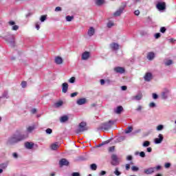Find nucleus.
<instances>
[{
	"label": "nucleus",
	"instance_id": "obj_55",
	"mask_svg": "<svg viewBox=\"0 0 176 176\" xmlns=\"http://www.w3.org/2000/svg\"><path fill=\"white\" fill-rule=\"evenodd\" d=\"M160 37V33H157L155 34V39H159Z\"/></svg>",
	"mask_w": 176,
	"mask_h": 176
},
{
	"label": "nucleus",
	"instance_id": "obj_52",
	"mask_svg": "<svg viewBox=\"0 0 176 176\" xmlns=\"http://www.w3.org/2000/svg\"><path fill=\"white\" fill-rule=\"evenodd\" d=\"M136 111H138V112H140V111H142V106L141 105L138 106Z\"/></svg>",
	"mask_w": 176,
	"mask_h": 176
},
{
	"label": "nucleus",
	"instance_id": "obj_59",
	"mask_svg": "<svg viewBox=\"0 0 176 176\" xmlns=\"http://www.w3.org/2000/svg\"><path fill=\"white\" fill-rule=\"evenodd\" d=\"M121 89H122V90L123 91H124L127 90V87L125 86V85L122 86V87H121Z\"/></svg>",
	"mask_w": 176,
	"mask_h": 176
},
{
	"label": "nucleus",
	"instance_id": "obj_53",
	"mask_svg": "<svg viewBox=\"0 0 176 176\" xmlns=\"http://www.w3.org/2000/svg\"><path fill=\"white\" fill-rule=\"evenodd\" d=\"M105 174H107V172L104 170H102L100 171V173H99V175L102 176V175H105Z\"/></svg>",
	"mask_w": 176,
	"mask_h": 176
},
{
	"label": "nucleus",
	"instance_id": "obj_60",
	"mask_svg": "<svg viewBox=\"0 0 176 176\" xmlns=\"http://www.w3.org/2000/svg\"><path fill=\"white\" fill-rule=\"evenodd\" d=\"M126 160H133V156L131 155H128L126 157Z\"/></svg>",
	"mask_w": 176,
	"mask_h": 176
},
{
	"label": "nucleus",
	"instance_id": "obj_25",
	"mask_svg": "<svg viewBox=\"0 0 176 176\" xmlns=\"http://www.w3.org/2000/svg\"><path fill=\"white\" fill-rule=\"evenodd\" d=\"M147 58L150 61H151V60H153L155 58V53H153V52H148V54H147Z\"/></svg>",
	"mask_w": 176,
	"mask_h": 176
},
{
	"label": "nucleus",
	"instance_id": "obj_23",
	"mask_svg": "<svg viewBox=\"0 0 176 176\" xmlns=\"http://www.w3.org/2000/svg\"><path fill=\"white\" fill-rule=\"evenodd\" d=\"M62 91L63 93H67L68 91V83L63 82L62 84Z\"/></svg>",
	"mask_w": 176,
	"mask_h": 176
},
{
	"label": "nucleus",
	"instance_id": "obj_38",
	"mask_svg": "<svg viewBox=\"0 0 176 176\" xmlns=\"http://www.w3.org/2000/svg\"><path fill=\"white\" fill-rule=\"evenodd\" d=\"M114 25H115V23H113V22H112V21H109L107 23L108 28H112V27H113Z\"/></svg>",
	"mask_w": 176,
	"mask_h": 176
},
{
	"label": "nucleus",
	"instance_id": "obj_6",
	"mask_svg": "<svg viewBox=\"0 0 176 176\" xmlns=\"http://www.w3.org/2000/svg\"><path fill=\"white\" fill-rule=\"evenodd\" d=\"M111 164L113 166H117V164H119V158L118 157V155L116 154H113L111 155Z\"/></svg>",
	"mask_w": 176,
	"mask_h": 176
},
{
	"label": "nucleus",
	"instance_id": "obj_57",
	"mask_svg": "<svg viewBox=\"0 0 176 176\" xmlns=\"http://www.w3.org/2000/svg\"><path fill=\"white\" fill-rule=\"evenodd\" d=\"M134 14L135 15V16H140V10H135V12H134Z\"/></svg>",
	"mask_w": 176,
	"mask_h": 176
},
{
	"label": "nucleus",
	"instance_id": "obj_56",
	"mask_svg": "<svg viewBox=\"0 0 176 176\" xmlns=\"http://www.w3.org/2000/svg\"><path fill=\"white\" fill-rule=\"evenodd\" d=\"M55 12H61V7H56L55 8Z\"/></svg>",
	"mask_w": 176,
	"mask_h": 176
},
{
	"label": "nucleus",
	"instance_id": "obj_29",
	"mask_svg": "<svg viewBox=\"0 0 176 176\" xmlns=\"http://www.w3.org/2000/svg\"><path fill=\"white\" fill-rule=\"evenodd\" d=\"M164 64L166 65V67H168L173 64V60L170 59H167L164 61Z\"/></svg>",
	"mask_w": 176,
	"mask_h": 176
},
{
	"label": "nucleus",
	"instance_id": "obj_31",
	"mask_svg": "<svg viewBox=\"0 0 176 176\" xmlns=\"http://www.w3.org/2000/svg\"><path fill=\"white\" fill-rule=\"evenodd\" d=\"M113 174H115V175L116 176H120L122 175V172L119 171V168H116Z\"/></svg>",
	"mask_w": 176,
	"mask_h": 176
},
{
	"label": "nucleus",
	"instance_id": "obj_22",
	"mask_svg": "<svg viewBox=\"0 0 176 176\" xmlns=\"http://www.w3.org/2000/svg\"><path fill=\"white\" fill-rule=\"evenodd\" d=\"M110 47L112 50H119V44L116 43H112L110 44Z\"/></svg>",
	"mask_w": 176,
	"mask_h": 176
},
{
	"label": "nucleus",
	"instance_id": "obj_45",
	"mask_svg": "<svg viewBox=\"0 0 176 176\" xmlns=\"http://www.w3.org/2000/svg\"><path fill=\"white\" fill-rule=\"evenodd\" d=\"M72 176H80V173L79 172H74L72 173Z\"/></svg>",
	"mask_w": 176,
	"mask_h": 176
},
{
	"label": "nucleus",
	"instance_id": "obj_48",
	"mask_svg": "<svg viewBox=\"0 0 176 176\" xmlns=\"http://www.w3.org/2000/svg\"><path fill=\"white\" fill-rule=\"evenodd\" d=\"M153 100H157L159 98V96L157 94H153Z\"/></svg>",
	"mask_w": 176,
	"mask_h": 176
},
{
	"label": "nucleus",
	"instance_id": "obj_5",
	"mask_svg": "<svg viewBox=\"0 0 176 176\" xmlns=\"http://www.w3.org/2000/svg\"><path fill=\"white\" fill-rule=\"evenodd\" d=\"M142 92L138 93L135 96L131 97L133 101H141L142 100Z\"/></svg>",
	"mask_w": 176,
	"mask_h": 176
},
{
	"label": "nucleus",
	"instance_id": "obj_50",
	"mask_svg": "<svg viewBox=\"0 0 176 176\" xmlns=\"http://www.w3.org/2000/svg\"><path fill=\"white\" fill-rule=\"evenodd\" d=\"M140 157H145V152L141 151L140 153Z\"/></svg>",
	"mask_w": 176,
	"mask_h": 176
},
{
	"label": "nucleus",
	"instance_id": "obj_15",
	"mask_svg": "<svg viewBox=\"0 0 176 176\" xmlns=\"http://www.w3.org/2000/svg\"><path fill=\"white\" fill-rule=\"evenodd\" d=\"M89 58H90V52H85L82 53L81 56L82 60H89Z\"/></svg>",
	"mask_w": 176,
	"mask_h": 176
},
{
	"label": "nucleus",
	"instance_id": "obj_36",
	"mask_svg": "<svg viewBox=\"0 0 176 176\" xmlns=\"http://www.w3.org/2000/svg\"><path fill=\"white\" fill-rule=\"evenodd\" d=\"M133 131V126L128 127L127 130L125 131L126 134H129Z\"/></svg>",
	"mask_w": 176,
	"mask_h": 176
},
{
	"label": "nucleus",
	"instance_id": "obj_28",
	"mask_svg": "<svg viewBox=\"0 0 176 176\" xmlns=\"http://www.w3.org/2000/svg\"><path fill=\"white\" fill-rule=\"evenodd\" d=\"M63 101L57 102L54 104V108H60V107H63Z\"/></svg>",
	"mask_w": 176,
	"mask_h": 176
},
{
	"label": "nucleus",
	"instance_id": "obj_11",
	"mask_svg": "<svg viewBox=\"0 0 176 176\" xmlns=\"http://www.w3.org/2000/svg\"><path fill=\"white\" fill-rule=\"evenodd\" d=\"M113 71L117 74H124V69L122 67H114Z\"/></svg>",
	"mask_w": 176,
	"mask_h": 176
},
{
	"label": "nucleus",
	"instance_id": "obj_43",
	"mask_svg": "<svg viewBox=\"0 0 176 176\" xmlns=\"http://www.w3.org/2000/svg\"><path fill=\"white\" fill-rule=\"evenodd\" d=\"M75 79H76L75 77L70 78L69 80V83H75Z\"/></svg>",
	"mask_w": 176,
	"mask_h": 176
},
{
	"label": "nucleus",
	"instance_id": "obj_13",
	"mask_svg": "<svg viewBox=\"0 0 176 176\" xmlns=\"http://www.w3.org/2000/svg\"><path fill=\"white\" fill-rule=\"evenodd\" d=\"M144 174H146L147 175H149L150 174H153V173H155V168H148L144 169Z\"/></svg>",
	"mask_w": 176,
	"mask_h": 176
},
{
	"label": "nucleus",
	"instance_id": "obj_30",
	"mask_svg": "<svg viewBox=\"0 0 176 176\" xmlns=\"http://www.w3.org/2000/svg\"><path fill=\"white\" fill-rule=\"evenodd\" d=\"M104 2L105 0H96V3L98 6H101Z\"/></svg>",
	"mask_w": 176,
	"mask_h": 176
},
{
	"label": "nucleus",
	"instance_id": "obj_58",
	"mask_svg": "<svg viewBox=\"0 0 176 176\" xmlns=\"http://www.w3.org/2000/svg\"><path fill=\"white\" fill-rule=\"evenodd\" d=\"M36 28L37 30H39V28H41L39 23H36Z\"/></svg>",
	"mask_w": 176,
	"mask_h": 176
},
{
	"label": "nucleus",
	"instance_id": "obj_63",
	"mask_svg": "<svg viewBox=\"0 0 176 176\" xmlns=\"http://www.w3.org/2000/svg\"><path fill=\"white\" fill-rule=\"evenodd\" d=\"M153 168H155V170H157V171H158V170H160V168H162V166H157V167H154Z\"/></svg>",
	"mask_w": 176,
	"mask_h": 176
},
{
	"label": "nucleus",
	"instance_id": "obj_40",
	"mask_svg": "<svg viewBox=\"0 0 176 176\" xmlns=\"http://www.w3.org/2000/svg\"><path fill=\"white\" fill-rule=\"evenodd\" d=\"M150 108H156V103L152 102L148 104Z\"/></svg>",
	"mask_w": 176,
	"mask_h": 176
},
{
	"label": "nucleus",
	"instance_id": "obj_46",
	"mask_svg": "<svg viewBox=\"0 0 176 176\" xmlns=\"http://www.w3.org/2000/svg\"><path fill=\"white\" fill-rule=\"evenodd\" d=\"M21 86H22V87H23V89H25V87H27V82L23 81V82H21Z\"/></svg>",
	"mask_w": 176,
	"mask_h": 176
},
{
	"label": "nucleus",
	"instance_id": "obj_16",
	"mask_svg": "<svg viewBox=\"0 0 176 176\" xmlns=\"http://www.w3.org/2000/svg\"><path fill=\"white\" fill-rule=\"evenodd\" d=\"M94 34H96V29H94V28H93V27H90L88 30L87 35L89 36H93V35H94Z\"/></svg>",
	"mask_w": 176,
	"mask_h": 176
},
{
	"label": "nucleus",
	"instance_id": "obj_51",
	"mask_svg": "<svg viewBox=\"0 0 176 176\" xmlns=\"http://www.w3.org/2000/svg\"><path fill=\"white\" fill-rule=\"evenodd\" d=\"M160 32H162V34H164V32H166V28L164 27L161 28Z\"/></svg>",
	"mask_w": 176,
	"mask_h": 176
},
{
	"label": "nucleus",
	"instance_id": "obj_37",
	"mask_svg": "<svg viewBox=\"0 0 176 176\" xmlns=\"http://www.w3.org/2000/svg\"><path fill=\"white\" fill-rule=\"evenodd\" d=\"M163 129H164V126L160 124L157 126V131H162V130H163Z\"/></svg>",
	"mask_w": 176,
	"mask_h": 176
},
{
	"label": "nucleus",
	"instance_id": "obj_26",
	"mask_svg": "<svg viewBox=\"0 0 176 176\" xmlns=\"http://www.w3.org/2000/svg\"><path fill=\"white\" fill-rule=\"evenodd\" d=\"M68 119H69L68 116H63L60 117V122L61 123H65V122H67Z\"/></svg>",
	"mask_w": 176,
	"mask_h": 176
},
{
	"label": "nucleus",
	"instance_id": "obj_27",
	"mask_svg": "<svg viewBox=\"0 0 176 176\" xmlns=\"http://www.w3.org/2000/svg\"><path fill=\"white\" fill-rule=\"evenodd\" d=\"M59 147L60 144H58V143H54L51 145V149H52V151H56Z\"/></svg>",
	"mask_w": 176,
	"mask_h": 176
},
{
	"label": "nucleus",
	"instance_id": "obj_32",
	"mask_svg": "<svg viewBox=\"0 0 176 176\" xmlns=\"http://www.w3.org/2000/svg\"><path fill=\"white\" fill-rule=\"evenodd\" d=\"M2 97L3 98H9L10 96H9V93L8 92V91H5L3 94H2Z\"/></svg>",
	"mask_w": 176,
	"mask_h": 176
},
{
	"label": "nucleus",
	"instance_id": "obj_18",
	"mask_svg": "<svg viewBox=\"0 0 176 176\" xmlns=\"http://www.w3.org/2000/svg\"><path fill=\"white\" fill-rule=\"evenodd\" d=\"M87 102V100H86V98H80L78 100H77L76 101V104L78 105H85V104H86V102Z\"/></svg>",
	"mask_w": 176,
	"mask_h": 176
},
{
	"label": "nucleus",
	"instance_id": "obj_10",
	"mask_svg": "<svg viewBox=\"0 0 176 176\" xmlns=\"http://www.w3.org/2000/svg\"><path fill=\"white\" fill-rule=\"evenodd\" d=\"M8 24H9V25H12V31H17V30H19V25H14V24H16V22H14L13 21H10L8 22Z\"/></svg>",
	"mask_w": 176,
	"mask_h": 176
},
{
	"label": "nucleus",
	"instance_id": "obj_12",
	"mask_svg": "<svg viewBox=\"0 0 176 176\" xmlns=\"http://www.w3.org/2000/svg\"><path fill=\"white\" fill-rule=\"evenodd\" d=\"M157 8L158 9V10H164L166 9V3H158L157 4Z\"/></svg>",
	"mask_w": 176,
	"mask_h": 176
},
{
	"label": "nucleus",
	"instance_id": "obj_14",
	"mask_svg": "<svg viewBox=\"0 0 176 176\" xmlns=\"http://www.w3.org/2000/svg\"><path fill=\"white\" fill-rule=\"evenodd\" d=\"M144 79L146 82H151V80H152V73H146Z\"/></svg>",
	"mask_w": 176,
	"mask_h": 176
},
{
	"label": "nucleus",
	"instance_id": "obj_20",
	"mask_svg": "<svg viewBox=\"0 0 176 176\" xmlns=\"http://www.w3.org/2000/svg\"><path fill=\"white\" fill-rule=\"evenodd\" d=\"M35 129H36V125L33 124V125L29 126L26 129V131H27V133H32V131H33L34 130H35Z\"/></svg>",
	"mask_w": 176,
	"mask_h": 176
},
{
	"label": "nucleus",
	"instance_id": "obj_39",
	"mask_svg": "<svg viewBox=\"0 0 176 176\" xmlns=\"http://www.w3.org/2000/svg\"><path fill=\"white\" fill-rule=\"evenodd\" d=\"M72 20H74V16L69 15L66 16L67 21H72Z\"/></svg>",
	"mask_w": 176,
	"mask_h": 176
},
{
	"label": "nucleus",
	"instance_id": "obj_2",
	"mask_svg": "<svg viewBox=\"0 0 176 176\" xmlns=\"http://www.w3.org/2000/svg\"><path fill=\"white\" fill-rule=\"evenodd\" d=\"M115 124V122L112 120H109L107 122L102 123L99 127L98 128V130H102V131H108L112 126Z\"/></svg>",
	"mask_w": 176,
	"mask_h": 176
},
{
	"label": "nucleus",
	"instance_id": "obj_9",
	"mask_svg": "<svg viewBox=\"0 0 176 176\" xmlns=\"http://www.w3.org/2000/svg\"><path fill=\"white\" fill-rule=\"evenodd\" d=\"M170 91H168V89H164L162 94H161V97L162 98V100H167V98H168V93Z\"/></svg>",
	"mask_w": 176,
	"mask_h": 176
},
{
	"label": "nucleus",
	"instance_id": "obj_44",
	"mask_svg": "<svg viewBox=\"0 0 176 176\" xmlns=\"http://www.w3.org/2000/svg\"><path fill=\"white\" fill-rule=\"evenodd\" d=\"M12 157H14V159H19V154L17 153H13Z\"/></svg>",
	"mask_w": 176,
	"mask_h": 176
},
{
	"label": "nucleus",
	"instance_id": "obj_42",
	"mask_svg": "<svg viewBox=\"0 0 176 176\" xmlns=\"http://www.w3.org/2000/svg\"><path fill=\"white\" fill-rule=\"evenodd\" d=\"M131 170H132V171H138L140 170V168H138L135 166H133L131 167Z\"/></svg>",
	"mask_w": 176,
	"mask_h": 176
},
{
	"label": "nucleus",
	"instance_id": "obj_61",
	"mask_svg": "<svg viewBox=\"0 0 176 176\" xmlns=\"http://www.w3.org/2000/svg\"><path fill=\"white\" fill-rule=\"evenodd\" d=\"M125 168H126V170H130V164H126V166H125Z\"/></svg>",
	"mask_w": 176,
	"mask_h": 176
},
{
	"label": "nucleus",
	"instance_id": "obj_62",
	"mask_svg": "<svg viewBox=\"0 0 176 176\" xmlns=\"http://www.w3.org/2000/svg\"><path fill=\"white\" fill-rule=\"evenodd\" d=\"M100 85H101L102 86H103V85H105V80L101 79V80H100Z\"/></svg>",
	"mask_w": 176,
	"mask_h": 176
},
{
	"label": "nucleus",
	"instance_id": "obj_21",
	"mask_svg": "<svg viewBox=\"0 0 176 176\" xmlns=\"http://www.w3.org/2000/svg\"><path fill=\"white\" fill-rule=\"evenodd\" d=\"M123 111V107L118 106L117 108L114 109L115 113H117V115H120L122 112Z\"/></svg>",
	"mask_w": 176,
	"mask_h": 176
},
{
	"label": "nucleus",
	"instance_id": "obj_7",
	"mask_svg": "<svg viewBox=\"0 0 176 176\" xmlns=\"http://www.w3.org/2000/svg\"><path fill=\"white\" fill-rule=\"evenodd\" d=\"M164 137L163 135H162V133H160L158 135V138H156L155 140H154V142L155 144H162V142H163V140H164Z\"/></svg>",
	"mask_w": 176,
	"mask_h": 176
},
{
	"label": "nucleus",
	"instance_id": "obj_24",
	"mask_svg": "<svg viewBox=\"0 0 176 176\" xmlns=\"http://www.w3.org/2000/svg\"><path fill=\"white\" fill-rule=\"evenodd\" d=\"M55 63L58 65H60V64H63V58L60 56H57L55 58Z\"/></svg>",
	"mask_w": 176,
	"mask_h": 176
},
{
	"label": "nucleus",
	"instance_id": "obj_17",
	"mask_svg": "<svg viewBox=\"0 0 176 176\" xmlns=\"http://www.w3.org/2000/svg\"><path fill=\"white\" fill-rule=\"evenodd\" d=\"M59 164L60 166H68V164H69V162H68V160H67V159L65 158H63L59 161Z\"/></svg>",
	"mask_w": 176,
	"mask_h": 176
},
{
	"label": "nucleus",
	"instance_id": "obj_34",
	"mask_svg": "<svg viewBox=\"0 0 176 176\" xmlns=\"http://www.w3.org/2000/svg\"><path fill=\"white\" fill-rule=\"evenodd\" d=\"M46 19H47V15H42L40 18V21H41V23H43Z\"/></svg>",
	"mask_w": 176,
	"mask_h": 176
},
{
	"label": "nucleus",
	"instance_id": "obj_1",
	"mask_svg": "<svg viewBox=\"0 0 176 176\" xmlns=\"http://www.w3.org/2000/svg\"><path fill=\"white\" fill-rule=\"evenodd\" d=\"M25 138H27V135L23 134L13 135L8 138L7 145H14V144H17V142H20L23 140H25Z\"/></svg>",
	"mask_w": 176,
	"mask_h": 176
},
{
	"label": "nucleus",
	"instance_id": "obj_35",
	"mask_svg": "<svg viewBox=\"0 0 176 176\" xmlns=\"http://www.w3.org/2000/svg\"><path fill=\"white\" fill-rule=\"evenodd\" d=\"M91 170L96 171V170H97V164H91Z\"/></svg>",
	"mask_w": 176,
	"mask_h": 176
},
{
	"label": "nucleus",
	"instance_id": "obj_47",
	"mask_svg": "<svg viewBox=\"0 0 176 176\" xmlns=\"http://www.w3.org/2000/svg\"><path fill=\"white\" fill-rule=\"evenodd\" d=\"M164 167L165 168H170V167H171V164H170L169 162L166 163Z\"/></svg>",
	"mask_w": 176,
	"mask_h": 176
},
{
	"label": "nucleus",
	"instance_id": "obj_3",
	"mask_svg": "<svg viewBox=\"0 0 176 176\" xmlns=\"http://www.w3.org/2000/svg\"><path fill=\"white\" fill-rule=\"evenodd\" d=\"M3 38L7 42V43L10 45V46L14 47L16 45V38L14 37V35L8 34Z\"/></svg>",
	"mask_w": 176,
	"mask_h": 176
},
{
	"label": "nucleus",
	"instance_id": "obj_64",
	"mask_svg": "<svg viewBox=\"0 0 176 176\" xmlns=\"http://www.w3.org/2000/svg\"><path fill=\"white\" fill-rule=\"evenodd\" d=\"M146 151H147V152L151 153V152H152V148L151 147H148V148H146Z\"/></svg>",
	"mask_w": 176,
	"mask_h": 176
},
{
	"label": "nucleus",
	"instance_id": "obj_49",
	"mask_svg": "<svg viewBox=\"0 0 176 176\" xmlns=\"http://www.w3.org/2000/svg\"><path fill=\"white\" fill-rule=\"evenodd\" d=\"M77 96H78V92H74L70 95L72 98L76 97Z\"/></svg>",
	"mask_w": 176,
	"mask_h": 176
},
{
	"label": "nucleus",
	"instance_id": "obj_33",
	"mask_svg": "<svg viewBox=\"0 0 176 176\" xmlns=\"http://www.w3.org/2000/svg\"><path fill=\"white\" fill-rule=\"evenodd\" d=\"M149 145H151V142L149 141H144L142 144V146H144V148L149 146Z\"/></svg>",
	"mask_w": 176,
	"mask_h": 176
},
{
	"label": "nucleus",
	"instance_id": "obj_41",
	"mask_svg": "<svg viewBox=\"0 0 176 176\" xmlns=\"http://www.w3.org/2000/svg\"><path fill=\"white\" fill-rule=\"evenodd\" d=\"M45 133L47 134H52V133H53V130H52L50 128H48L45 130Z\"/></svg>",
	"mask_w": 176,
	"mask_h": 176
},
{
	"label": "nucleus",
	"instance_id": "obj_19",
	"mask_svg": "<svg viewBox=\"0 0 176 176\" xmlns=\"http://www.w3.org/2000/svg\"><path fill=\"white\" fill-rule=\"evenodd\" d=\"M34 142H26L25 143V148H26V149H32V148H34Z\"/></svg>",
	"mask_w": 176,
	"mask_h": 176
},
{
	"label": "nucleus",
	"instance_id": "obj_4",
	"mask_svg": "<svg viewBox=\"0 0 176 176\" xmlns=\"http://www.w3.org/2000/svg\"><path fill=\"white\" fill-rule=\"evenodd\" d=\"M87 130H89L87 124L85 122H82L79 124L78 127L76 130V133L79 134L80 133H83V131H87Z\"/></svg>",
	"mask_w": 176,
	"mask_h": 176
},
{
	"label": "nucleus",
	"instance_id": "obj_54",
	"mask_svg": "<svg viewBox=\"0 0 176 176\" xmlns=\"http://www.w3.org/2000/svg\"><path fill=\"white\" fill-rule=\"evenodd\" d=\"M115 151V146H111L109 148V152H113Z\"/></svg>",
	"mask_w": 176,
	"mask_h": 176
},
{
	"label": "nucleus",
	"instance_id": "obj_8",
	"mask_svg": "<svg viewBox=\"0 0 176 176\" xmlns=\"http://www.w3.org/2000/svg\"><path fill=\"white\" fill-rule=\"evenodd\" d=\"M123 10H124V8L123 7H120L118 10H117L114 13H113V16L115 17H119V16H120V14H122L123 13Z\"/></svg>",
	"mask_w": 176,
	"mask_h": 176
}]
</instances>
